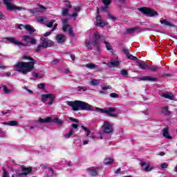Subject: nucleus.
<instances>
[{
    "label": "nucleus",
    "mask_w": 177,
    "mask_h": 177,
    "mask_svg": "<svg viewBox=\"0 0 177 177\" xmlns=\"http://www.w3.org/2000/svg\"><path fill=\"white\" fill-rule=\"evenodd\" d=\"M66 104L72 107L73 111H78L80 110H86V111H100V113H105L110 117H117V114L114 113L115 108H108L107 109H103L100 108H95L93 106L88 104V102L75 100V101H67Z\"/></svg>",
    "instance_id": "f257e3e1"
},
{
    "label": "nucleus",
    "mask_w": 177,
    "mask_h": 177,
    "mask_svg": "<svg viewBox=\"0 0 177 177\" xmlns=\"http://www.w3.org/2000/svg\"><path fill=\"white\" fill-rule=\"evenodd\" d=\"M23 59L25 60H30L29 62H18L16 65H15L14 68L18 73H21L22 74H28V73H31L32 70H34V66L37 64V61L31 57H28L27 55H24Z\"/></svg>",
    "instance_id": "f03ea898"
},
{
    "label": "nucleus",
    "mask_w": 177,
    "mask_h": 177,
    "mask_svg": "<svg viewBox=\"0 0 177 177\" xmlns=\"http://www.w3.org/2000/svg\"><path fill=\"white\" fill-rule=\"evenodd\" d=\"M100 34L99 32H95L93 35V42L91 43L88 40H86V47L88 50H92L93 49V46H95L96 48H99V41H100Z\"/></svg>",
    "instance_id": "7ed1b4c3"
},
{
    "label": "nucleus",
    "mask_w": 177,
    "mask_h": 177,
    "mask_svg": "<svg viewBox=\"0 0 177 177\" xmlns=\"http://www.w3.org/2000/svg\"><path fill=\"white\" fill-rule=\"evenodd\" d=\"M138 10L140 12H142L143 15H145V16H148L149 17H153V16H158V12L156 11L153 8H149L147 7H142L139 8Z\"/></svg>",
    "instance_id": "20e7f679"
},
{
    "label": "nucleus",
    "mask_w": 177,
    "mask_h": 177,
    "mask_svg": "<svg viewBox=\"0 0 177 177\" xmlns=\"http://www.w3.org/2000/svg\"><path fill=\"white\" fill-rule=\"evenodd\" d=\"M49 100L48 104L52 105L53 104V102H55V94L53 93H48V94H43L41 95V102L43 103H46V101Z\"/></svg>",
    "instance_id": "39448f33"
},
{
    "label": "nucleus",
    "mask_w": 177,
    "mask_h": 177,
    "mask_svg": "<svg viewBox=\"0 0 177 177\" xmlns=\"http://www.w3.org/2000/svg\"><path fill=\"white\" fill-rule=\"evenodd\" d=\"M102 130L105 133H111V132L114 131V128L113 127V124L110 122H104L102 125Z\"/></svg>",
    "instance_id": "423d86ee"
},
{
    "label": "nucleus",
    "mask_w": 177,
    "mask_h": 177,
    "mask_svg": "<svg viewBox=\"0 0 177 177\" xmlns=\"http://www.w3.org/2000/svg\"><path fill=\"white\" fill-rule=\"evenodd\" d=\"M3 1L8 10H15L16 9H17L18 10H20V9H21V7H17L12 3V2H13V0H3Z\"/></svg>",
    "instance_id": "0eeeda50"
},
{
    "label": "nucleus",
    "mask_w": 177,
    "mask_h": 177,
    "mask_svg": "<svg viewBox=\"0 0 177 177\" xmlns=\"http://www.w3.org/2000/svg\"><path fill=\"white\" fill-rule=\"evenodd\" d=\"M7 41H8L10 44H14V45H17V46H28V44L26 43H23L21 41H19L15 37H7Z\"/></svg>",
    "instance_id": "6e6552de"
},
{
    "label": "nucleus",
    "mask_w": 177,
    "mask_h": 177,
    "mask_svg": "<svg viewBox=\"0 0 177 177\" xmlns=\"http://www.w3.org/2000/svg\"><path fill=\"white\" fill-rule=\"evenodd\" d=\"M24 42H26V44H30L31 45H35L37 44V39L35 38L32 37L29 35H24L22 36Z\"/></svg>",
    "instance_id": "1a4fd4ad"
},
{
    "label": "nucleus",
    "mask_w": 177,
    "mask_h": 177,
    "mask_svg": "<svg viewBox=\"0 0 177 177\" xmlns=\"http://www.w3.org/2000/svg\"><path fill=\"white\" fill-rule=\"evenodd\" d=\"M122 52L124 53L125 56L127 57V59H129L130 60H133L135 62L136 60H138V57L131 55L129 53V49L127 48H122Z\"/></svg>",
    "instance_id": "9d476101"
},
{
    "label": "nucleus",
    "mask_w": 177,
    "mask_h": 177,
    "mask_svg": "<svg viewBox=\"0 0 177 177\" xmlns=\"http://www.w3.org/2000/svg\"><path fill=\"white\" fill-rule=\"evenodd\" d=\"M62 30L64 32H68L71 37H74V32L73 31V28L68 24H64L62 26Z\"/></svg>",
    "instance_id": "9b49d317"
},
{
    "label": "nucleus",
    "mask_w": 177,
    "mask_h": 177,
    "mask_svg": "<svg viewBox=\"0 0 177 177\" xmlns=\"http://www.w3.org/2000/svg\"><path fill=\"white\" fill-rule=\"evenodd\" d=\"M22 173H19L17 174V176H27L29 174H31V171H32V168L31 167H24V166L21 167Z\"/></svg>",
    "instance_id": "f8f14e48"
},
{
    "label": "nucleus",
    "mask_w": 177,
    "mask_h": 177,
    "mask_svg": "<svg viewBox=\"0 0 177 177\" xmlns=\"http://www.w3.org/2000/svg\"><path fill=\"white\" fill-rule=\"evenodd\" d=\"M42 10H44V12H45V10H46V8L45 6H44L43 5H40L39 6V8H35V9H29L28 12H30V13H32V15H37V13H39V12H42Z\"/></svg>",
    "instance_id": "ddd939ff"
},
{
    "label": "nucleus",
    "mask_w": 177,
    "mask_h": 177,
    "mask_svg": "<svg viewBox=\"0 0 177 177\" xmlns=\"http://www.w3.org/2000/svg\"><path fill=\"white\" fill-rule=\"evenodd\" d=\"M48 122H52V118L47 117L45 119H42L41 118H39L38 121L37 122L36 127H38L41 124H46Z\"/></svg>",
    "instance_id": "4468645a"
},
{
    "label": "nucleus",
    "mask_w": 177,
    "mask_h": 177,
    "mask_svg": "<svg viewBox=\"0 0 177 177\" xmlns=\"http://www.w3.org/2000/svg\"><path fill=\"white\" fill-rule=\"evenodd\" d=\"M136 63L138 66H139L141 70H146V68H149V65L146 64V62L144 61H142L140 59H136Z\"/></svg>",
    "instance_id": "2eb2a0df"
},
{
    "label": "nucleus",
    "mask_w": 177,
    "mask_h": 177,
    "mask_svg": "<svg viewBox=\"0 0 177 177\" xmlns=\"http://www.w3.org/2000/svg\"><path fill=\"white\" fill-rule=\"evenodd\" d=\"M140 165L142 168H144V171H145V172H150V171L153 170V167H151L150 165H147L146 162H141Z\"/></svg>",
    "instance_id": "dca6fc26"
},
{
    "label": "nucleus",
    "mask_w": 177,
    "mask_h": 177,
    "mask_svg": "<svg viewBox=\"0 0 177 177\" xmlns=\"http://www.w3.org/2000/svg\"><path fill=\"white\" fill-rule=\"evenodd\" d=\"M139 81H149L151 82H154L157 81V77H153L150 76H145V77H141L139 79Z\"/></svg>",
    "instance_id": "f3484780"
},
{
    "label": "nucleus",
    "mask_w": 177,
    "mask_h": 177,
    "mask_svg": "<svg viewBox=\"0 0 177 177\" xmlns=\"http://www.w3.org/2000/svg\"><path fill=\"white\" fill-rule=\"evenodd\" d=\"M168 109H169V106H168L162 107V114H163L164 115L169 116L171 114V112L169 110H168Z\"/></svg>",
    "instance_id": "a211bd4d"
},
{
    "label": "nucleus",
    "mask_w": 177,
    "mask_h": 177,
    "mask_svg": "<svg viewBox=\"0 0 177 177\" xmlns=\"http://www.w3.org/2000/svg\"><path fill=\"white\" fill-rule=\"evenodd\" d=\"M139 30H140L139 27H134V28L126 29L124 34L132 35V34L135 33L136 31H139Z\"/></svg>",
    "instance_id": "6ab92c4d"
},
{
    "label": "nucleus",
    "mask_w": 177,
    "mask_h": 177,
    "mask_svg": "<svg viewBox=\"0 0 177 177\" xmlns=\"http://www.w3.org/2000/svg\"><path fill=\"white\" fill-rule=\"evenodd\" d=\"M56 39L58 44H63L66 41V36L64 35H57Z\"/></svg>",
    "instance_id": "aec40b11"
},
{
    "label": "nucleus",
    "mask_w": 177,
    "mask_h": 177,
    "mask_svg": "<svg viewBox=\"0 0 177 177\" xmlns=\"http://www.w3.org/2000/svg\"><path fill=\"white\" fill-rule=\"evenodd\" d=\"M87 171L91 176H96L97 175V170L95 167H90L87 169Z\"/></svg>",
    "instance_id": "412c9836"
},
{
    "label": "nucleus",
    "mask_w": 177,
    "mask_h": 177,
    "mask_svg": "<svg viewBox=\"0 0 177 177\" xmlns=\"http://www.w3.org/2000/svg\"><path fill=\"white\" fill-rule=\"evenodd\" d=\"M107 66L108 67H110V68H113V67H118V66H120V62H118V60L112 61L111 62H108Z\"/></svg>",
    "instance_id": "4be33fe9"
},
{
    "label": "nucleus",
    "mask_w": 177,
    "mask_h": 177,
    "mask_svg": "<svg viewBox=\"0 0 177 177\" xmlns=\"http://www.w3.org/2000/svg\"><path fill=\"white\" fill-rule=\"evenodd\" d=\"M163 136L166 139H172V136H169V131H168V127L163 129Z\"/></svg>",
    "instance_id": "5701e85b"
},
{
    "label": "nucleus",
    "mask_w": 177,
    "mask_h": 177,
    "mask_svg": "<svg viewBox=\"0 0 177 177\" xmlns=\"http://www.w3.org/2000/svg\"><path fill=\"white\" fill-rule=\"evenodd\" d=\"M97 26H100V27H104V26H107L109 24L99 19V17H97Z\"/></svg>",
    "instance_id": "b1692460"
},
{
    "label": "nucleus",
    "mask_w": 177,
    "mask_h": 177,
    "mask_svg": "<svg viewBox=\"0 0 177 177\" xmlns=\"http://www.w3.org/2000/svg\"><path fill=\"white\" fill-rule=\"evenodd\" d=\"M24 28H26V30L28 31L29 34H32L33 32H35V29H34V28H32V26L30 25H25Z\"/></svg>",
    "instance_id": "393cba45"
},
{
    "label": "nucleus",
    "mask_w": 177,
    "mask_h": 177,
    "mask_svg": "<svg viewBox=\"0 0 177 177\" xmlns=\"http://www.w3.org/2000/svg\"><path fill=\"white\" fill-rule=\"evenodd\" d=\"M161 24H164V26H167L169 27H175V25L172 24L171 22L165 20V19H161L160 20Z\"/></svg>",
    "instance_id": "a878e982"
},
{
    "label": "nucleus",
    "mask_w": 177,
    "mask_h": 177,
    "mask_svg": "<svg viewBox=\"0 0 177 177\" xmlns=\"http://www.w3.org/2000/svg\"><path fill=\"white\" fill-rule=\"evenodd\" d=\"M113 162H114V159L111 158H106L104 160V164H105V165L113 164Z\"/></svg>",
    "instance_id": "bb28decb"
},
{
    "label": "nucleus",
    "mask_w": 177,
    "mask_h": 177,
    "mask_svg": "<svg viewBox=\"0 0 177 177\" xmlns=\"http://www.w3.org/2000/svg\"><path fill=\"white\" fill-rule=\"evenodd\" d=\"M41 41H42V42L40 44L41 46L45 48H48V40H46V39L44 37H41Z\"/></svg>",
    "instance_id": "cd10ccee"
},
{
    "label": "nucleus",
    "mask_w": 177,
    "mask_h": 177,
    "mask_svg": "<svg viewBox=\"0 0 177 177\" xmlns=\"http://www.w3.org/2000/svg\"><path fill=\"white\" fill-rule=\"evenodd\" d=\"M90 84L93 86L100 84V80L91 79Z\"/></svg>",
    "instance_id": "c85d7f7f"
},
{
    "label": "nucleus",
    "mask_w": 177,
    "mask_h": 177,
    "mask_svg": "<svg viewBox=\"0 0 177 177\" xmlns=\"http://www.w3.org/2000/svg\"><path fill=\"white\" fill-rule=\"evenodd\" d=\"M86 67H87V68H91V70H93V68H97V67H99V66H97L93 63H88L86 65Z\"/></svg>",
    "instance_id": "c756f323"
},
{
    "label": "nucleus",
    "mask_w": 177,
    "mask_h": 177,
    "mask_svg": "<svg viewBox=\"0 0 177 177\" xmlns=\"http://www.w3.org/2000/svg\"><path fill=\"white\" fill-rule=\"evenodd\" d=\"M163 97H165V99H169V100H172L174 99V95H172V93H164Z\"/></svg>",
    "instance_id": "7c9ffc66"
},
{
    "label": "nucleus",
    "mask_w": 177,
    "mask_h": 177,
    "mask_svg": "<svg viewBox=\"0 0 177 177\" xmlns=\"http://www.w3.org/2000/svg\"><path fill=\"white\" fill-rule=\"evenodd\" d=\"M72 135H74V129H71L69 131V133L64 135V137L66 139H69L72 136Z\"/></svg>",
    "instance_id": "2f4dec72"
},
{
    "label": "nucleus",
    "mask_w": 177,
    "mask_h": 177,
    "mask_svg": "<svg viewBox=\"0 0 177 177\" xmlns=\"http://www.w3.org/2000/svg\"><path fill=\"white\" fill-rule=\"evenodd\" d=\"M3 91L4 93L9 94L13 92V89H9L6 86H3Z\"/></svg>",
    "instance_id": "473e14b6"
},
{
    "label": "nucleus",
    "mask_w": 177,
    "mask_h": 177,
    "mask_svg": "<svg viewBox=\"0 0 177 177\" xmlns=\"http://www.w3.org/2000/svg\"><path fill=\"white\" fill-rule=\"evenodd\" d=\"M37 21H38V23H43L44 24H45V23L46 21V18L44 17H38Z\"/></svg>",
    "instance_id": "72a5a7b5"
},
{
    "label": "nucleus",
    "mask_w": 177,
    "mask_h": 177,
    "mask_svg": "<svg viewBox=\"0 0 177 177\" xmlns=\"http://www.w3.org/2000/svg\"><path fill=\"white\" fill-rule=\"evenodd\" d=\"M56 21H55V19H52L50 22L48 23H45L46 27H48V28H52V27H53V23H55Z\"/></svg>",
    "instance_id": "f704fd0d"
},
{
    "label": "nucleus",
    "mask_w": 177,
    "mask_h": 177,
    "mask_svg": "<svg viewBox=\"0 0 177 177\" xmlns=\"http://www.w3.org/2000/svg\"><path fill=\"white\" fill-rule=\"evenodd\" d=\"M19 125V122L16 120H12L9 122V126L10 127H17Z\"/></svg>",
    "instance_id": "c9c22d12"
},
{
    "label": "nucleus",
    "mask_w": 177,
    "mask_h": 177,
    "mask_svg": "<svg viewBox=\"0 0 177 177\" xmlns=\"http://www.w3.org/2000/svg\"><path fill=\"white\" fill-rule=\"evenodd\" d=\"M32 75L35 78H39V79L43 78V77H44V75H39V74H38V73H37L35 72H32Z\"/></svg>",
    "instance_id": "e433bc0d"
},
{
    "label": "nucleus",
    "mask_w": 177,
    "mask_h": 177,
    "mask_svg": "<svg viewBox=\"0 0 177 177\" xmlns=\"http://www.w3.org/2000/svg\"><path fill=\"white\" fill-rule=\"evenodd\" d=\"M103 43L105 44L107 50H113V47L111 46V45H110V43L104 41H103Z\"/></svg>",
    "instance_id": "4c0bfd02"
},
{
    "label": "nucleus",
    "mask_w": 177,
    "mask_h": 177,
    "mask_svg": "<svg viewBox=\"0 0 177 177\" xmlns=\"http://www.w3.org/2000/svg\"><path fill=\"white\" fill-rule=\"evenodd\" d=\"M62 16H68V10L66 8H62Z\"/></svg>",
    "instance_id": "58836bf2"
},
{
    "label": "nucleus",
    "mask_w": 177,
    "mask_h": 177,
    "mask_svg": "<svg viewBox=\"0 0 177 177\" xmlns=\"http://www.w3.org/2000/svg\"><path fill=\"white\" fill-rule=\"evenodd\" d=\"M148 68L151 71H157V70H158V68H160V67L157 66H149Z\"/></svg>",
    "instance_id": "ea45409f"
},
{
    "label": "nucleus",
    "mask_w": 177,
    "mask_h": 177,
    "mask_svg": "<svg viewBox=\"0 0 177 177\" xmlns=\"http://www.w3.org/2000/svg\"><path fill=\"white\" fill-rule=\"evenodd\" d=\"M82 129L85 131L86 136H89V135H91V131L88 129V128L85 127L84 126H82Z\"/></svg>",
    "instance_id": "a19ab883"
},
{
    "label": "nucleus",
    "mask_w": 177,
    "mask_h": 177,
    "mask_svg": "<svg viewBox=\"0 0 177 177\" xmlns=\"http://www.w3.org/2000/svg\"><path fill=\"white\" fill-rule=\"evenodd\" d=\"M54 122L58 124L59 125H63L64 124L63 121L59 118L54 119Z\"/></svg>",
    "instance_id": "79ce46f5"
},
{
    "label": "nucleus",
    "mask_w": 177,
    "mask_h": 177,
    "mask_svg": "<svg viewBox=\"0 0 177 177\" xmlns=\"http://www.w3.org/2000/svg\"><path fill=\"white\" fill-rule=\"evenodd\" d=\"M108 17H109V19L112 20V21H115V20H117V17H115V16H114L110 13H108Z\"/></svg>",
    "instance_id": "37998d69"
},
{
    "label": "nucleus",
    "mask_w": 177,
    "mask_h": 177,
    "mask_svg": "<svg viewBox=\"0 0 177 177\" xmlns=\"http://www.w3.org/2000/svg\"><path fill=\"white\" fill-rule=\"evenodd\" d=\"M77 91L78 92H82V91L85 92V91H87V88L86 87L79 86L77 87Z\"/></svg>",
    "instance_id": "c03bdc74"
},
{
    "label": "nucleus",
    "mask_w": 177,
    "mask_h": 177,
    "mask_svg": "<svg viewBox=\"0 0 177 177\" xmlns=\"http://www.w3.org/2000/svg\"><path fill=\"white\" fill-rule=\"evenodd\" d=\"M42 48H43L42 45L41 44H39L37 48L35 49L36 53H39V52H41Z\"/></svg>",
    "instance_id": "a18cd8bd"
},
{
    "label": "nucleus",
    "mask_w": 177,
    "mask_h": 177,
    "mask_svg": "<svg viewBox=\"0 0 177 177\" xmlns=\"http://www.w3.org/2000/svg\"><path fill=\"white\" fill-rule=\"evenodd\" d=\"M53 45H55V42H53V41H52V40H47L48 48H49L50 46H53Z\"/></svg>",
    "instance_id": "49530a36"
},
{
    "label": "nucleus",
    "mask_w": 177,
    "mask_h": 177,
    "mask_svg": "<svg viewBox=\"0 0 177 177\" xmlns=\"http://www.w3.org/2000/svg\"><path fill=\"white\" fill-rule=\"evenodd\" d=\"M120 74L123 76V77H127V75H128V71H127V70L123 69L121 71Z\"/></svg>",
    "instance_id": "de8ad7c7"
},
{
    "label": "nucleus",
    "mask_w": 177,
    "mask_h": 177,
    "mask_svg": "<svg viewBox=\"0 0 177 177\" xmlns=\"http://www.w3.org/2000/svg\"><path fill=\"white\" fill-rule=\"evenodd\" d=\"M102 2L106 6H109L111 3V0H102Z\"/></svg>",
    "instance_id": "09e8293b"
},
{
    "label": "nucleus",
    "mask_w": 177,
    "mask_h": 177,
    "mask_svg": "<svg viewBox=\"0 0 177 177\" xmlns=\"http://www.w3.org/2000/svg\"><path fill=\"white\" fill-rule=\"evenodd\" d=\"M40 167H42V168H44V169H48L49 171H50V172H52V174H53V169H52V167H48L46 166H44V165H41Z\"/></svg>",
    "instance_id": "8fccbe9b"
},
{
    "label": "nucleus",
    "mask_w": 177,
    "mask_h": 177,
    "mask_svg": "<svg viewBox=\"0 0 177 177\" xmlns=\"http://www.w3.org/2000/svg\"><path fill=\"white\" fill-rule=\"evenodd\" d=\"M3 177H9V173L6 171L4 167H3Z\"/></svg>",
    "instance_id": "3c124183"
},
{
    "label": "nucleus",
    "mask_w": 177,
    "mask_h": 177,
    "mask_svg": "<svg viewBox=\"0 0 177 177\" xmlns=\"http://www.w3.org/2000/svg\"><path fill=\"white\" fill-rule=\"evenodd\" d=\"M6 136V133L2 131V129H0V138H5Z\"/></svg>",
    "instance_id": "603ef678"
},
{
    "label": "nucleus",
    "mask_w": 177,
    "mask_h": 177,
    "mask_svg": "<svg viewBox=\"0 0 177 177\" xmlns=\"http://www.w3.org/2000/svg\"><path fill=\"white\" fill-rule=\"evenodd\" d=\"M37 88H39V89H44L45 88V84L44 83H40L37 85Z\"/></svg>",
    "instance_id": "864d4df0"
},
{
    "label": "nucleus",
    "mask_w": 177,
    "mask_h": 177,
    "mask_svg": "<svg viewBox=\"0 0 177 177\" xmlns=\"http://www.w3.org/2000/svg\"><path fill=\"white\" fill-rule=\"evenodd\" d=\"M59 62H60V61H59L58 59H54V60H53V61L51 62V64H53V65L59 64Z\"/></svg>",
    "instance_id": "5fc2aeb1"
},
{
    "label": "nucleus",
    "mask_w": 177,
    "mask_h": 177,
    "mask_svg": "<svg viewBox=\"0 0 177 177\" xmlns=\"http://www.w3.org/2000/svg\"><path fill=\"white\" fill-rule=\"evenodd\" d=\"M70 121H73V122H76V124H79L80 123V120H77V119H74L73 118H69Z\"/></svg>",
    "instance_id": "6e6d98bb"
},
{
    "label": "nucleus",
    "mask_w": 177,
    "mask_h": 177,
    "mask_svg": "<svg viewBox=\"0 0 177 177\" xmlns=\"http://www.w3.org/2000/svg\"><path fill=\"white\" fill-rule=\"evenodd\" d=\"M65 6L66 7V8H71V4H70V1H65Z\"/></svg>",
    "instance_id": "4d7b16f0"
},
{
    "label": "nucleus",
    "mask_w": 177,
    "mask_h": 177,
    "mask_svg": "<svg viewBox=\"0 0 177 177\" xmlns=\"http://www.w3.org/2000/svg\"><path fill=\"white\" fill-rule=\"evenodd\" d=\"M160 167H161V168H163V169L167 168L168 167V164H167L165 162H163V163L161 164Z\"/></svg>",
    "instance_id": "13d9d810"
},
{
    "label": "nucleus",
    "mask_w": 177,
    "mask_h": 177,
    "mask_svg": "<svg viewBox=\"0 0 177 177\" xmlns=\"http://www.w3.org/2000/svg\"><path fill=\"white\" fill-rule=\"evenodd\" d=\"M111 97H118V94L112 93L110 94Z\"/></svg>",
    "instance_id": "bf43d9fd"
},
{
    "label": "nucleus",
    "mask_w": 177,
    "mask_h": 177,
    "mask_svg": "<svg viewBox=\"0 0 177 177\" xmlns=\"http://www.w3.org/2000/svg\"><path fill=\"white\" fill-rule=\"evenodd\" d=\"M108 8H109V6H105L104 7L102 8V10H103V12H107Z\"/></svg>",
    "instance_id": "052dcab7"
},
{
    "label": "nucleus",
    "mask_w": 177,
    "mask_h": 177,
    "mask_svg": "<svg viewBox=\"0 0 177 177\" xmlns=\"http://www.w3.org/2000/svg\"><path fill=\"white\" fill-rule=\"evenodd\" d=\"M64 73H65V74H71V71H70V69L67 68V69H65L64 71Z\"/></svg>",
    "instance_id": "680f3d73"
},
{
    "label": "nucleus",
    "mask_w": 177,
    "mask_h": 177,
    "mask_svg": "<svg viewBox=\"0 0 177 177\" xmlns=\"http://www.w3.org/2000/svg\"><path fill=\"white\" fill-rule=\"evenodd\" d=\"M74 10H75V12H80V10H81V7H75V8H74Z\"/></svg>",
    "instance_id": "e2e57ef3"
},
{
    "label": "nucleus",
    "mask_w": 177,
    "mask_h": 177,
    "mask_svg": "<svg viewBox=\"0 0 177 177\" xmlns=\"http://www.w3.org/2000/svg\"><path fill=\"white\" fill-rule=\"evenodd\" d=\"M51 34H52V30H51V32H46L44 34V37H49V35H50Z\"/></svg>",
    "instance_id": "0e129e2a"
},
{
    "label": "nucleus",
    "mask_w": 177,
    "mask_h": 177,
    "mask_svg": "<svg viewBox=\"0 0 177 177\" xmlns=\"http://www.w3.org/2000/svg\"><path fill=\"white\" fill-rule=\"evenodd\" d=\"M68 21V19H62V23H63L64 25L67 24Z\"/></svg>",
    "instance_id": "69168bd1"
},
{
    "label": "nucleus",
    "mask_w": 177,
    "mask_h": 177,
    "mask_svg": "<svg viewBox=\"0 0 177 177\" xmlns=\"http://www.w3.org/2000/svg\"><path fill=\"white\" fill-rule=\"evenodd\" d=\"M77 16H78V14L77 12H75L72 14L71 17H77Z\"/></svg>",
    "instance_id": "338daca9"
},
{
    "label": "nucleus",
    "mask_w": 177,
    "mask_h": 177,
    "mask_svg": "<svg viewBox=\"0 0 177 177\" xmlns=\"http://www.w3.org/2000/svg\"><path fill=\"white\" fill-rule=\"evenodd\" d=\"M24 89H26V91H27V92L29 93H32V91L30 89H28L27 87H24Z\"/></svg>",
    "instance_id": "774afa93"
}]
</instances>
